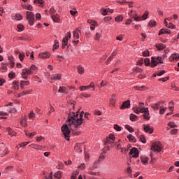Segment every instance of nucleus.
I'll return each instance as SVG.
<instances>
[{
  "label": "nucleus",
  "instance_id": "obj_35",
  "mask_svg": "<svg viewBox=\"0 0 179 179\" xmlns=\"http://www.w3.org/2000/svg\"><path fill=\"white\" fill-rule=\"evenodd\" d=\"M100 161H95L92 166L90 167V170H94L99 167V163Z\"/></svg>",
  "mask_w": 179,
  "mask_h": 179
},
{
  "label": "nucleus",
  "instance_id": "obj_2",
  "mask_svg": "<svg viewBox=\"0 0 179 179\" xmlns=\"http://www.w3.org/2000/svg\"><path fill=\"white\" fill-rule=\"evenodd\" d=\"M38 69L37 66L32 64L30 68H24L22 70L21 76L22 79H27L29 75H33Z\"/></svg>",
  "mask_w": 179,
  "mask_h": 179
},
{
  "label": "nucleus",
  "instance_id": "obj_10",
  "mask_svg": "<svg viewBox=\"0 0 179 179\" xmlns=\"http://www.w3.org/2000/svg\"><path fill=\"white\" fill-rule=\"evenodd\" d=\"M143 129L145 131V132H146V134H153V127H150V124H143Z\"/></svg>",
  "mask_w": 179,
  "mask_h": 179
},
{
  "label": "nucleus",
  "instance_id": "obj_46",
  "mask_svg": "<svg viewBox=\"0 0 179 179\" xmlns=\"http://www.w3.org/2000/svg\"><path fill=\"white\" fill-rule=\"evenodd\" d=\"M23 19V16L21 14H16L14 18L15 20L19 21Z\"/></svg>",
  "mask_w": 179,
  "mask_h": 179
},
{
  "label": "nucleus",
  "instance_id": "obj_51",
  "mask_svg": "<svg viewBox=\"0 0 179 179\" xmlns=\"http://www.w3.org/2000/svg\"><path fill=\"white\" fill-rule=\"evenodd\" d=\"M16 77V73L13 71H11L10 73H9L8 74V78L10 79H13Z\"/></svg>",
  "mask_w": 179,
  "mask_h": 179
},
{
  "label": "nucleus",
  "instance_id": "obj_1",
  "mask_svg": "<svg viewBox=\"0 0 179 179\" xmlns=\"http://www.w3.org/2000/svg\"><path fill=\"white\" fill-rule=\"evenodd\" d=\"M83 124V113H80L79 116L78 112H70L69 113L68 120L66 124L62 127V132L66 138V141H70L69 135H71V129H73V135H80V131H76V128Z\"/></svg>",
  "mask_w": 179,
  "mask_h": 179
},
{
  "label": "nucleus",
  "instance_id": "obj_61",
  "mask_svg": "<svg viewBox=\"0 0 179 179\" xmlns=\"http://www.w3.org/2000/svg\"><path fill=\"white\" fill-rule=\"evenodd\" d=\"M134 71L136 72L137 73H142V69H141L139 67H135L134 69Z\"/></svg>",
  "mask_w": 179,
  "mask_h": 179
},
{
  "label": "nucleus",
  "instance_id": "obj_19",
  "mask_svg": "<svg viewBox=\"0 0 179 179\" xmlns=\"http://www.w3.org/2000/svg\"><path fill=\"white\" fill-rule=\"evenodd\" d=\"M177 59H179V54L178 53H174L172 54L170 57L169 60L173 62V61H177Z\"/></svg>",
  "mask_w": 179,
  "mask_h": 179
},
{
  "label": "nucleus",
  "instance_id": "obj_58",
  "mask_svg": "<svg viewBox=\"0 0 179 179\" xmlns=\"http://www.w3.org/2000/svg\"><path fill=\"white\" fill-rule=\"evenodd\" d=\"M178 134V129H173L171 130V135H177Z\"/></svg>",
  "mask_w": 179,
  "mask_h": 179
},
{
  "label": "nucleus",
  "instance_id": "obj_62",
  "mask_svg": "<svg viewBox=\"0 0 179 179\" xmlns=\"http://www.w3.org/2000/svg\"><path fill=\"white\" fill-rule=\"evenodd\" d=\"M50 14L52 15H55V13L57 12V10H55V8H54V7L50 8Z\"/></svg>",
  "mask_w": 179,
  "mask_h": 179
},
{
  "label": "nucleus",
  "instance_id": "obj_7",
  "mask_svg": "<svg viewBox=\"0 0 179 179\" xmlns=\"http://www.w3.org/2000/svg\"><path fill=\"white\" fill-rule=\"evenodd\" d=\"M114 141H115V136L113 134H110L108 137L106 138L104 141V145L106 146L108 145H111V143H114Z\"/></svg>",
  "mask_w": 179,
  "mask_h": 179
},
{
  "label": "nucleus",
  "instance_id": "obj_48",
  "mask_svg": "<svg viewBox=\"0 0 179 179\" xmlns=\"http://www.w3.org/2000/svg\"><path fill=\"white\" fill-rule=\"evenodd\" d=\"M87 87H88V89H91V90L94 92V90H95L94 83L92 82L88 86H87Z\"/></svg>",
  "mask_w": 179,
  "mask_h": 179
},
{
  "label": "nucleus",
  "instance_id": "obj_11",
  "mask_svg": "<svg viewBox=\"0 0 179 179\" xmlns=\"http://www.w3.org/2000/svg\"><path fill=\"white\" fill-rule=\"evenodd\" d=\"M117 102V96L112 94L109 101L110 107H115V103Z\"/></svg>",
  "mask_w": 179,
  "mask_h": 179
},
{
  "label": "nucleus",
  "instance_id": "obj_24",
  "mask_svg": "<svg viewBox=\"0 0 179 179\" xmlns=\"http://www.w3.org/2000/svg\"><path fill=\"white\" fill-rule=\"evenodd\" d=\"M52 19L55 23H59V15L58 14H55L52 15Z\"/></svg>",
  "mask_w": 179,
  "mask_h": 179
},
{
  "label": "nucleus",
  "instance_id": "obj_13",
  "mask_svg": "<svg viewBox=\"0 0 179 179\" xmlns=\"http://www.w3.org/2000/svg\"><path fill=\"white\" fill-rule=\"evenodd\" d=\"M157 65H159V62L157 60V57H151V64H150L151 68H155V66H157Z\"/></svg>",
  "mask_w": 179,
  "mask_h": 179
},
{
  "label": "nucleus",
  "instance_id": "obj_18",
  "mask_svg": "<svg viewBox=\"0 0 179 179\" xmlns=\"http://www.w3.org/2000/svg\"><path fill=\"white\" fill-rule=\"evenodd\" d=\"M130 17L131 19H134V20H135V22H141V20H142V17L138 15V13H134L132 14Z\"/></svg>",
  "mask_w": 179,
  "mask_h": 179
},
{
  "label": "nucleus",
  "instance_id": "obj_39",
  "mask_svg": "<svg viewBox=\"0 0 179 179\" xmlns=\"http://www.w3.org/2000/svg\"><path fill=\"white\" fill-rule=\"evenodd\" d=\"M59 93H66V87L62 86L58 90Z\"/></svg>",
  "mask_w": 179,
  "mask_h": 179
},
{
  "label": "nucleus",
  "instance_id": "obj_26",
  "mask_svg": "<svg viewBox=\"0 0 179 179\" xmlns=\"http://www.w3.org/2000/svg\"><path fill=\"white\" fill-rule=\"evenodd\" d=\"M54 178L57 179L62 178V171H58L54 174Z\"/></svg>",
  "mask_w": 179,
  "mask_h": 179
},
{
  "label": "nucleus",
  "instance_id": "obj_25",
  "mask_svg": "<svg viewBox=\"0 0 179 179\" xmlns=\"http://www.w3.org/2000/svg\"><path fill=\"white\" fill-rule=\"evenodd\" d=\"M30 85V81H24V80H21L20 81V87L21 89L24 88V86H29Z\"/></svg>",
  "mask_w": 179,
  "mask_h": 179
},
{
  "label": "nucleus",
  "instance_id": "obj_17",
  "mask_svg": "<svg viewBox=\"0 0 179 179\" xmlns=\"http://www.w3.org/2000/svg\"><path fill=\"white\" fill-rule=\"evenodd\" d=\"M8 59L10 68H15V57L13 56H8Z\"/></svg>",
  "mask_w": 179,
  "mask_h": 179
},
{
  "label": "nucleus",
  "instance_id": "obj_36",
  "mask_svg": "<svg viewBox=\"0 0 179 179\" xmlns=\"http://www.w3.org/2000/svg\"><path fill=\"white\" fill-rule=\"evenodd\" d=\"M148 16H149V11L145 10V12L141 16V20H146V19H148Z\"/></svg>",
  "mask_w": 179,
  "mask_h": 179
},
{
  "label": "nucleus",
  "instance_id": "obj_4",
  "mask_svg": "<svg viewBox=\"0 0 179 179\" xmlns=\"http://www.w3.org/2000/svg\"><path fill=\"white\" fill-rule=\"evenodd\" d=\"M72 37V35L71 34V31L67 32L65 34L64 38L62 40V48L63 50H65V48H66V46L68 45V41L69 40H71V38Z\"/></svg>",
  "mask_w": 179,
  "mask_h": 179
},
{
  "label": "nucleus",
  "instance_id": "obj_60",
  "mask_svg": "<svg viewBox=\"0 0 179 179\" xmlns=\"http://www.w3.org/2000/svg\"><path fill=\"white\" fill-rule=\"evenodd\" d=\"M161 104H164V101H159V102L155 103V105L157 106L158 110L159 108H162V106H160Z\"/></svg>",
  "mask_w": 179,
  "mask_h": 179
},
{
  "label": "nucleus",
  "instance_id": "obj_53",
  "mask_svg": "<svg viewBox=\"0 0 179 179\" xmlns=\"http://www.w3.org/2000/svg\"><path fill=\"white\" fill-rule=\"evenodd\" d=\"M157 24V22L156 21H153V20H150L148 23V25L150 27H155V26H156Z\"/></svg>",
  "mask_w": 179,
  "mask_h": 179
},
{
  "label": "nucleus",
  "instance_id": "obj_43",
  "mask_svg": "<svg viewBox=\"0 0 179 179\" xmlns=\"http://www.w3.org/2000/svg\"><path fill=\"white\" fill-rule=\"evenodd\" d=\"M13 87L15 90H17L19 89V83L18 81H13Z\"/></svg>",
  "mask_w": 179,
  "mask_h": 179
},
{
  "label": "nucleus",
  "instance_id": "obj_28",
  "mask_svg": "<svg viewBox=\"0 0 179 179\" xmlns=\"http://www.w3.org/2000/svg\"><path fill=\"white\" fill-rule=\"evenodd\" d=\"M156 48H157L158 50H164V48H166V45L163 44V43H157L155 45Z\"/></svg>",
  "mask_w": 179,
  "mask_h": 179
},
{
  "label": "nucleus",
  "instance_id": "obj_9",
  "mask_svg": "<svg viewBox=\"0 0 179 179\" xmlns=\"http://www.w3.org/2000/svg\"><path fill=\"white\" fill-rule=\"evenodd\" d=\"M143 117L145 121L150 120V113H149V108H145L143 111Z\"/></svg>",
  "mask_w": 179,
  "mask_h": 179
},
{
  "label": "nucleus",
  "instance_id": "obj_22",
  "mask_svg": "<svg viewBox=\"0 0 179 179\" xmlns=\"http://www.w3.org/2000/svg\"><path fill=\"white\" fill-rule=\"evenodd\" d=\"M81 145L82 144L80 143H76L75 145L74 150H76L77 153H80V152H82V148H80Z\"/></svg>",
  "mask_w": 179,
  "mask_h": 179
},
{
  "label": "nucleus",
  "instance_id": "obj_15",
  "mask_svg": "<svg viewBox=\"0 0 179 179\" xmlns=\"http://www.w3.org/2000/svg\"><path fill=\"white\" fill-rule=\"evenodd\" d=\"M145 108H141V106H138L134 107L133 110L136 114H142L143 113V111L145 110Z\"/></svg>",
  "mask_w": 179,
  "mask_h": 179
},
{
  "label": "nucleus",
  "instance_id": "obj_63",
  "mask_svg": "<svg viewBox=\"0 0 179 179\" xmlns=\"http://www.w3.org/2000/svg\"><path fill=\"white\" fill-rule=\"evenodd\" d=\"M166 27H168V29H176V25L170 22L168 24H166Z\"/></svg>",
  "mask_w": 179,
  "mask_h": 179
},
{
  "label": "nucleus",
  "instance_id": "obj_54",
  "mask_svg": "<svg viewBox=\"0 0 179 179\" xmlns=\"http://www.w3.org/2000/svg\"><path fill=\"white\" fill-rule=\"evenodd\" d=\"M140 141H141V142H142V143H146V137H145L144 135H141Z\"/></svg>",
  "mask_w": 179,
  "mask_h": 179
},
{
  "label": "nucleus",
  "instance_id": "obj_6",
  "mask_svg": "<svg viewBox=\"0 0 179 179\" xmlns=\"http://www.w3.org/2000/svg\"><path fill=\"white\" fill-rule=\"evenodd\" d=\"M162 149H163V145H162L161 142H155L151 146V150H152L153 152H157L158 153L159 152H162Z\"/></svg>",
  "mask_w": 179,
  "mask_h": 179
},
{
  "label": "nucleus",
  "instance_id": "obj_37",
  "mask_svg": "<svg viewBox=\"0 0 179 179\" xmlns=\"http://www.w3.org/2000/svg\"><path fill=\"white\" fill-rule=\"evenodd\" d=\"M8 135H10V136H16V132H15V131H13V129L10 128L8 129Z\"/></svg>",
  "mask_w": 179,
  "mask_h": 179
},
{
  "label": "nucleus",
  "instance_id": "obj_50",
  "mask_svg": "<svg viewBox=\"0 0 179 179\" xmlns=\"http://www.w3.org/2000/svg\"><path fill=\"white\" fill-rule=\"evenodd\" d=\"M96 26H99L97 22H94V24H91L90 30L94 31L96 29Z\"/></svg>",
  "mask_w": 179,
  "mask_h": 179
},
{
  "label": "nucleus",
  "instance_id": "obj_12",
  "mask_svg": "<svg viewBox=\"0 0 179 179\" xmlns=\"http://www.w3.org/2000/svg\"><path fill=\"white\" fill-rule=\"evenodd\" d=\"M125 108H131V101L127 100L122 103L120 106V110H125Z\"/></svg>",
  "mask_w": 179,
  "mask_h": 179
},
{
  "label": "nucleus",
  "instance_id": "obj_34",
  "mask_svg": "<svg viewBox=\"0 0 179 179\" xmlns=\"http://www.w3.org/2000/svg\"><path fill=\"white\" fill-rule=\"evenodd\" d=\"M26 136H29V138H33L35 135H36V132H32L31 134H29V131L25 130L24 131Z\"/></svg>",
  "mask_w": 179,
  "mask_h": 179
},
{
  "label": "nucleus",
  "instance_id": "obj_20",
  "mask_svg": "<svg viewBox=\"0 0 179 179\" xmlns=\"http://www.w3.org/2000/svg\"><path fill=\"white\" fill-rule=\"evenodd\" d=\"M29 147L31 149H35L36 150H41L43 149V147H41V145H38L37 144H31L29 145Z\"/></svg>",
  "mask_w": 179,
  "mask_h": 179
},
{
  "label": "nucleus",
  "instance_id": "obj_40",
  "mask_svg": "<svg viewBox=\"0 0 179 179\" xmlns=\"http://www.w3.org/2000/svg\"><path fill=\"white\" fill-rule=\"evenodd\" d=\"M125 128L127 131H129V132H130L131 134H132L135 130L134 129V128H132V127H131L129 124H127L125 126Z\"/></svg>",
  "mask_w": 179,
  "mask_h": 179
},
{
  "label": "nucleus",
  "instance_id": "obj_8",
  "mask_svg": "<svg viewBox=\"0 0 179 179\" xmlns=\"http://www.w3.org/2000/svg\"><path fill=\"white\" fill-rule=\"evenodd\" d=\"M129 155L134 159H136L139 157V150H138V148H133L130 150Z\"/></svg>",
  "mask_w": 179,
  "mask_h": 179
},
{
  "label": "nucleus",
  "instance_id": "obj_64",
  "mask_svg": "<svg viewBox=\"0 0 179 179\" xmlns=\"http://www.w3.org/2000/svg\"><path fill=\"white\" fill-rule=\"evenodd\" d=\"M114 129L117 131V132H121V127H120L118 124H114Z\"/></svg>",
  "mask_w": 179,
  "mask_h": 179
},
{
  "label": "nucleus",
  "instance_id": "obj_45",
  "mask_svg": "<svg viewBox=\"0 0 179 179\" xmlns=\"http://www.w3.org/2000/svg\"><path fill=\"white\" fill-rule=\"evenodd\" d=\"M28 117L30 120H34V118H36V113L34 112H30Z\"/></svg>",
  "mask_w": 179,
  "mask_h": 179
},
{
  "label": "nucleus",
  "instance_id": "obj_3",
  "mask_svg": "<svg viewBox=\"0 0 179 179\" xmlns=\"http://www.w3.org/2000/svg\"><path fill=\"white\" fill-rule=\"evenodd\" d=\"M80 34V30L79 29H76L73 31L72 43L73 45H78V44H79Z\"/></svg>",
  "mask_w": 179,
  "mask_h": 179
},
{
  "label": "nucleus",
  "instance_id": "obj_56",
  "mask_svg": "<svg viewBox=\"0 0 179 179\" xmlns=\"http://www.w3.org/2000/svg\"><path fill=\"white\" fill-rule=\"evenodd\" d=\"M136 118H138V116L135 114H131L130 115V120L131 121H135L136 120Z\"/></svg>",
  "mask_w": 179,
  "mask_h": 179
},
{
  "label": "nucleus",
  "instance_id": "obj_59",
  "mask_svg": "<svg viewBox=\"0 0 179 179\" xmlns=\"http://www.w3.org/2000/svg\"><path fill=\"white\" fill-rule=\"evenodd\" d=\"M25 57H26V55H24V53H20L19 54V59H20V61H23Z\"/></svg>",
  "mask_w": 179,
  "mask_h": 179
},
{
  "label": "nucleus",
  "instance_id": "obj_49",
  "mask_svg": "<svg viewBox=\"0 0 179 179\" xmlns=\"http://www.w3.org/2000/svg\"><path fill=\"white\" fill-rule=\"evenodd\" d=\"M101 10L102 12L101 15H103V16H106V15L108 13V10H107V8H101Z\"/></svg>",
  "mask_w": 179,
  "mask_h": 179
},
{
  "label": "nucleus",
  "instance_id": "obj_57",
  "mask_svg": "<svg viewBox=\"0 0 179 179\" xmlns=\"http://www.w3.org/2000/svg\"><path fill=\"white\" fill-rule=\"evenodd\" d=\"M166 110H167V108L166 107L161 108V109L159 110V114L161 115H163V114H164V113H166Z\"/></svg>",
  "mask_w": 179,
  "mask_h": 179
},
{
  "label": "nucleus",
  "instance_id": "obj_32",
  "mask_svg": "<svg viewBox=\"0 0 179 179\" xmlns=\"http://www.w3.org/2000/svg\"><path fill=\"white\" fill-rule=\"evenodd\" d=\"M57 48H59V42H58V40H55L52 50L53 51H55V50H57Z\"/></svg>",
  "mask_w": 179,
  "mask_h": 179
},
{
  "label": "nucleus",
  "instance_id": "obj_52",
  "mask_svg": "<svg viewBox=\"0 0 179 179\" xmlns=\"http://www.w3.org/2000/svg\"><path fill=\"white\" fill-rule=\"evenodd\" d=\"M7 113H16V108H9L7 109Z\"/></svg>",
  "mask_w": 179,
  "mask_h": 179
},
{
  "label": "nucleus",
  "instance_id": "obj_44",
  "mask_svg": "<svg viewBox=\"0 0 179 179\" xmlns=\"http://www.w3.org/2000/svg\"><path fill=\"white\" fill-rule=\"evenodd\" d=\"M101 38V33H99L97 32L95 36H94V40L96 41H99V40H100V38Z\"/></svg>",
  "mask_w": 179,
  "mask_h": 179
},
{
  "label": "nucleus",
  "instance_id": "obj_38",
  "mask_svg": "<svg viewBox=\"0 0 179 179\" xmlns=\"http://www.w3.org/2000/svg\"><path fill=\"white\" fill-rule=\"evenodd\" d=\"M34 3H36V5H39V6H43L44 0H34Z\"/></svg>",
  "mask_w": 179,
  "mask_h": 179
},
{
  "label": "nucleus",
  "instance_id": "obj_5",
  "mask_svg": "<svg viewBox=\"0 0 179 179\" xmlns=\"http://www.w3.org/2000/svg\"><path fill=\"white\" fill-rule=\"evenodd\" d=\"M27 20H28V23L29 26H33L34 24V22L36 19L34 18V13L31 11H27Z\"/></svg>",
  "mask_w": 179,
  "mask_h": 179
},
{
  "label": "nucleus",
  "instance_id": "obj_47",
  "mask_svg": "<svg viewBox=\"0 0 179 179\" xmlns=\"http://www.w3.org/2000/svg\"><path fill=\"white\" fill-rule=\"evenodd\" d=\"M168 127H170L171 128H177V124L174 122H169L168 123Z\"/></svg>",
  "mask_w": 179,
  "mask_h": 179
},
{
  "label": "nucleus",
  "instance_id": "obj_23",
  "mask_svg": "<svg viewBox=\"0 0 179 179\" xmlns=\"http://www.w3.org/2000/svg\"><path fill=\"white\" fill-rule=\"evenodd\" d=\"M77 71L79 75H83V73H85V69L83 68V66H82V65H79L77 66Z\"/></svg>",
  "mask_w": 179,
  "mask_h": 179
},
{
  "label": "nucleus",
  "instance_id": "obj_16",
  "mask_svg": "<svg viewBox=\"0 0 179 179\" xmlns=\"http://www.w3.org/2000/svg\"><path fill=\"white\" fill-rule=\"evenodd\" d=\"M38 57L39 58L45 59L47 58H50L51 57V54H50L48 52H41L38 55Z\"/></svg>",
  "mask_w": 179,
  "mask_h": 179
},
{
  "label": "nucleus",
  "instance_id": "obj_41",
  "mask_svg": "<svg viewBox=\"0 0 179 179\" xmlns=\"http://www.w3.org/2000/svg\"><path fill=\"white\" fill-rule=\"evenodd\" d=\"M104 159H106V152H102V153L100 155L98 161H99V162H103V160H104Z\"/></svg>",
  "mask_w": 179,
  "mask_h": 179
},
{
  "label": "nucleus",
  "instance_id": "obj_42",
  "mask_svg": "<svg viewBox=\"0 0 179 179\" xmlns=\"http://www.w3.org/2000/svg\"><path fill=\"white\" fill-rule=\"evenodd\" d=\"M124 20V17L122 15H117L115 18V22H122Z\"/></svg>",
  "mask_w": 179,
  "mask_h": 179
},
{
  "label": "nucleus",
  "instance_id": "obj_14",
  "mask_svg": "<svg viewBox=\"0 0 179 179\" xmlns=\"http://www.w3.org/2000/svg\"><path fill=\"white\" fill-rule=\"evenodd\" d=\"M20 125L24 128H26V127H27V116L24 115L21 117Z\"/></svg>",
  "mask_w": 179,
  "mask_h": 179
},
{
  "label": "nucleus",
  "instance_id": "obj_21",
  "mask_svg": "<svg viewBox=\"0 0 179 179\" xmlns=\"http://www.w3.org/2000/svg\"><path fill=\"white\" fill-rule=\"evenodd\" d=\"M62 76L59 73H57L51 77V80H61Z\"/></svg>",
  "mask_w": 179,
  "mask_h": 179
},
{
  "label": "nucleus",
  "instance_id": "obj_33",
  "mask_svg": "<svg viewBox=\"0 0 179 179\" xmlns=\"http://www.w3.org/2000/svg\"><path fill=\"white\" fill-rule=\"evenodd\" d=\"M94 169H90V167L88 170V173L90 174L91 176H99L100 174L99 173L94 171Z\"/></svg>",
  "mask_w": 179,
  "mask_h": 179
},
{
  "label": "nucleus",
  "instance_id": "obj_27",
  "mask_svg": "<svg viewBox=\"0 0 179 179\" xmlns=\"http://www.w3.org/2000/svg\"><path fill=\"white\" fill-rule=\"evenodd\" d=\"M6 115H9V114L8 113V112H3V111H0V120L3 119V120H6Z\"/></svg>",
  "mask_w": 179,
  "mask_h": 179
},
{
  "label": "nucleus",
  "instance_id": "obj_29",
  "mask_svg": "<svg viewBox=\"0 0 179 179\" xmlns=\"http://www.w3.org/2000/svg\"><path fill=\"white\" fill-rule=\"evenodd\" d=\"M127 139H129V142H134V143L136 142V138L135 136H132V134H129L127 136Z\"/></svg>",
  "mask_w": 179,
  "mask_h": 179
},
{
  "label": "nucleus",
  "instance_id": "obj_31",
  "mask_svg": "<svg viewBox=\"0 0 179 179\" xmlns=\"http://www.w3.org/2000/svg\"><path fill=\"white\" fill-rule=\"evenodd\" d=\"M8 155H9V150L8 148H5L1 153V157H5V156Z\"/></svg>",
  "mask_w": 179,
  "mask_h": 179
},
{
  "label": "nucleus",
  "instance_id": "obj_55",
  "mask_svg": "<svg viewBox=\"0 0 179 179\" xmlns=\"http://www.w3.org/2000/svg\"><path fill=\"white\" fill-rule=\"evenodd\" d=\"M78 174H79V172H78V171H74V172L72 173V175H71V179H76V176H78Z\"/></svg>",
  "mask_w": 179,
  "mask_h": 179
},
{
  "label": "nucleus",
  "instance_id": "obj_30",
  "mask_svg": "<svg viewBox=\"0 0 179 179\" xmlns=\"http://www.w3.org/2000/svg\"><path fill=\"white\" fill-rule=\"evenodd\" d=\"M141 162L143 164H148V162L149 160V158H148V157L146 156H141Z\"/></svg>",
  "mask_w": 179,
  "mask_h": 179
}]
</instances>
